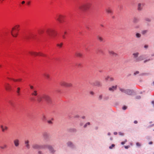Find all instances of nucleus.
<instances>
[{
	"label": "nucleus",
	"mask_w": 154,
	"mask_h": 154,
	"mask_svg": "<svg viewBox=\"0 0 154 154\" xmlns=\"http://www.w3.org/2000/svg\"><path fill=\"white\" fill-rule=\"evenodd\" d=\"M7 147V145L5 144L3 146H0V148L3 149L6 148Z\"/></svg>",
	"instance_id": "obj_34"
},
{
	"label": "nucleus",
	"mask_w": 154,
	"mask_h": 154,
	"mask_svg": "<svg viewBox=\"0 0 154 154\" xmlns=\"http://www.w3.org/2000/svg\"><path fill=\"white\" fill-rule=\"evenodd\" d=\"M29 86L31 89V95L32 97L30 99L32 102L40 103L43 101V100H44L48 103H51V99L48 95L46 94L42 96L38 95L37 89L32 85H30Z\"/></svg>",
	"instance_id": "obj_1"
},
{
	"label": "nucleus",
	"mask_w": 154,
	"mask_h": 154,
	"mask_svg": "<svg viewBox=\"0 0 154 154\" xmlns=\"http://www.w3.org/2000/svg\"><path fill=\"white\" fill-rule=\"evenodd\" d=\"M119 90L122 92L124 93H126V89H125L123 88H119Z\"/></svg>",
	"instance_id": "obj_28"
},
{
	"label": "nucleus",
	"mask_w": 154,
	"mask_h": 154,
	"mask_svg": "<svg viewBox=\"0 0 154 154\" xmlns=\"http://www.w3.org/2000/svg\"><path fill=\"white\" fill-rule=\"evenodd\" d=\"M13 143L16 147H18L20 145V140L18 139H15L13 140Z\"/></svg>",
	"instance_id": "obj_16"
},
{
	"label": "nucleus",
	"mask_w": 154,
	"mask_h": 154,
	"mask_svg": "<svg viewBox=\"0 0 154 154\" xmlns=\"http://www.w3.org/2000/svg\"><path fill=\"white\" fill-rule=\"evenodd\" d=\"M69 131L71 132H76L77 131V130L75 128H72L69 129Z\"/></svg>",
	"instance_id": "obj_24"
},
{
	"label": "nucleus",
	"mask_w": 154,
	"mask_h": 154,
	"mask_svg": "<svg viewBox=\"0 0 154 154\" xmlns=\"http://www.w3.org/2000/svg\"><path fill=\"white\" fill-rule=\"evenodd\" d=\"M67 34V32L66 31H64V35L63 36V38L65 39L66 38L65 36V35Z\"/></svg>",
	"instance_id": "obj_41"
},
{
	"label": "nucleus",
	"mask_w": 154,
	"mask_h": 154,
	"mask_svg": "<svg viewBox=\"0 0 154 154\" xmlns=\"http://www.w3.org/2000/svg\"><path fill=\"white\" fill-rule=\"evenodd\" d=\"M44 31L43 29H40L38 31V34L39 35H41L44 33Z\"/></svg>",
	"instance_id": "obj_27"
},
{
	"label": "nucleus",
	"mask_w": 154,
	"mask_h": 154,
	"mask_svg": "<svg viewBox=\"0 0 154 154\" xmlns=\"http://www.w3.org/2000/svg\"><path fill=\"white\" fill-rule=\"evenodd\" d=\"M114 78L112 77H110L109 76V80L110 81H112L114 80Z\"/></svg>",
	"instance_id": "obj_43"
},
{
	"label": "nucleus",
	"mask_w": 154,
	"mask_h": 154,
	"mask_svg": "<svg viewBox=\"0 0 154 154\" xmlns=\"http://www.w3.org/2000/svg\"><path fill=\"white\" fill-rule=\"evenodd\" d=\"M74 118H79V115H77L74 116Z\"/></svg>",
	"instance_id": "obj_50"
},
{
	"label": "nucleus",
	"mask_w": 154,
	"mask_h": 154,
	"mask_svg": "<svg viewBox=\"0 0 154 154\" xmlns=\"http://www.w3.org/2000/svg\"><path fill=\"white\" fill-rule=\"evenodd\" d=\"M117 87V85L112 86L108 88V90L111 92H113L116 91Z\"/></svg>",
	"instance_id": "obj_15"
},
{
	"label": "nucleus",
	"mask_w": 154,
	"mask_h": 154,
	"mask_svg": "<svg viewBox=\"0 0 154 154\" xmlns=\"http://www.w3.org/2000/svg\"><path fill=\"white\" fill-rule=\"evenodd\" d=\"M148 75V73H142L140 74V75Z\"/></svg>",
	"instance_id": "obj_48"
},
{
	"label": "nucleus",
	"mask_w": 154,
	"mask_h": 154,
	"mask_svg": "<svg viewBox=\"0 0 154 154\" xmlns=\"http://www.w3.org/2000/svg\"><path fill=\"white\" fill-rule=\"evenodd\" d=\"M145 56L144 55H142L139 56L137 58L134 60L135 62H138L142 61L145 59Z\"/></svg>",
	"instance_id": "obj_12"
},
{
	"label": "nucleus",
	"mask_w": 154,
	"mask_h": 154,
	"mask_svg": "<svg viewBox=\"0 0 154 154\" xmlns=\"http://www.w3.org/2000/svg\"><path fill=\"white\" fill-rule=\"evenodd\" d=\"M79 125L81 126H82L83 125V123L82 122H80L79 124Z\"/></svg>",
	"instance_id": "obj_62"
},
{
	"label": "nucleus",
	"mask_w": 154,
	"mask_h": 154,
	"mask_svg": "<svg viewBox=\"0 0 154 154\" xmlns=\"http://www.w3.org/2000/svg\"><path fill=\"white\" fill-rule=\"evenodd\" d=\"M134 123H135V124H137V121H135L134 122Z\"/></svg>",
	"instance_id": "obj_64"
},
{
	"label": "nucleus",
	"mask_w": 154,
	"mask_h": 154,
	"mask_svg": "<svg viewBox=\"0 0 154 154\" xmlns=\"http://www.w3.org/2000/svg\"><path fill=\"white\" fill-rule=\"evenodd\" d=\"M139 73V72L138 71H136L134 73V75H136L137 74Z\"/></svg>",
	"instance_id": "obj_52"
},
{
	"label": "nucleus",
	"mask_w": 154,
	"mask_h": 154,
	"mask_svg": "<svg viewBox=\"0 0 154 154\" xmlns=\"http://www.w3.org/2000/svg\"><path fill=\"white\" fill-rule=\"evenodd\" d=\"M48 123H49V124H52V121H51V120H49L48 121Z\"/></svg>",
	"instance_id": "obj_55"
},
{
	"label": "nucleus",
	"mask_w": 154,
	"mask_h": 154,
	"mask_svg": "<svg viewBox=\"0 0 154 154\" xmlns=\"http://www.w3.org/2000/svg\"><path fill=\"white\" fill-rule=\"evenodd\" d=\"M30 1H28V2H27L26 4H27L28 5H29V4H30Z\"/></svg>",
	"instance_id": "obj_63"
},
{
	"label": "nucleus",
	"mask_w": 154,
	"mask_h": 154,
	"mask_svg": "<svg viewBox=\"0 0 154 154\" xmlns=\"http://www.w3.org/2000/svg\"><path fill=\"white\" fill-rule=\"evenodd\" d=\"M17 93L18 96H20V92H17Z\"/></svg>",
	"instance_id": "obj_60"
},
{
	"label": "nucleus",
	"mask_w": 154,
	"mask_h": 154,
	"mask_svg": "<svg viewBox=\"0 0 154 154\" xmlns=\"http://www.w3.org/2000/svg\"><path fill=\"white\" fill-rule=\"evenodd\" d=\"M146 5L143 3H139L137 6V9L138 10H142L145 8Z\"/></svg>",
	"instance_id": "obj_11"
},
{
	"label": "nucleus",
	"mask_w": 154,
	"mask_h": 154,
	"mask_svg": "<svg viewBox=\"0 0 154 154\" xmlns=\"http://www.w3.org/2000/svg\"><path fill=\"white\" fill-rule=\"evenodd\" d=\"M109 76H107L105 77V80L106 81H107L109 79Z\"/></svg>",
	"instance_id": "obj_44"
},
{
	"label": "nucleus",
	"mask_w": 154,
	"mask_h": 154,
	"mask_svg": "<svg viewBox=\"0 0 154 154\" xmlns=\"http://www.w3.org/2000/svg\"><path fill=\"white\" fill-rule=\"evenodd\" d=\"M98 39L99 40V41L100 42H103V39L101 37H100L98 36L97 37Z\"/></svg>",
	"instance_id": "obj_37"
},
{
	"label": "nucleus",
	"mask_w": 154,
	"mask_h": 154,
	"mask_svg": "<svg viewBox=\"0 0 154 154\" xmlns=\"http://www.w3.org/2000/svg\"><path fill=\"white\" fill-rule=\"evenodd\" d=\"M90 94L91 95H93L94 94V92L93 91H91L90 92Z\"/></svg>",
	"instance_id": "obj_61"
},
{
	"label": "nucleus",
	"mask_w": 154,
	"mask_h": 154,
	"mask_svg": "<svg viewBox=\"0 0 154 154\" xmlns=\"http://www.w3.org/2000/svg\"><path fill=\"white\" fill-rule=\"evenodd\" d=\"M136 145L137 146H140V143L138 142H137L136 143Z\"/></svg>",
	"instance_id": "obj_57"
},
{
	"label": "nucleus",
	"mask_w": 154,
	"mask_h": 154,
	"mask_svg": "<svg viewBox=\"0 0 154 154\" xmlns=\"http://www.w3.org/2000/svg\"><path fill=\"white\" fill-rule=\"evenodd\" d=\"M135 35H136V37L137 38H140L141 37V34L139 33H136Z\"/></svg>",
	"instance_id": "obj_30"
},
{
	"label": "nucleus",
	"mask_w": 154,
	"mask_h": 154,
	"mask_svg": "<svg viewBox=\"0 0 154 154\" xmlns=\"http://www.w3.org/2000/svg\"><path fill=\"white\" fill-rule=\"evenodd\" d=\"M24 143L25 145V146L28 149H29L30 148V145L29 144V141L28 140H25L24 141Z\"/></svg>",
	"instance_id": "obj_18"
},
{
	"label": "nucleus",
	"mask_w": 154,
	"mask_h": 154,
	"mask_svg": "<svg viewBox=\"0 0 154 154\" xmlns=\"http://www.w3.org/2000/svg\"><path fill=\"white\" fill-rule=\"evenodd\" d=\"M127 141V140H125L124 141L122 142L121 144L122 145H124L125 143Z\"/></svg>",
	"instance_id": "obj_49"
},
{
	"label": "nucleus",
	"mask_w": 154,
	"mask_h": 154,
	"mask_svg": "<svg viewBox=\"0 0 154 154\" xmlns=\"http://www.w3.org/2000/svg\"><path fill=\"white\" fill-rule=\"evenodd\" d=\"M148 32L147 30H143L142 31L141 33L143 35H145Z\"/></svg>",
	"instance_id": "obj_29"
},
{
	"label": "nucleus",
	"mask_w": 154,
	"mask_h": 154,
	"mask_svg": "<svg viewBox=\"0 0 154 154\" xmlns=\"http://www.w3.org/2000/svg\"><path fill=\"white\" fill-rule=\"evenodd\" d=\"M19 29V25H16L12 28L11 31V34L13 37H17Z\"/></svg>",
	"instance_id": "obj_4"
},
{
	"label": "nucleus",
	"mask_w": 154,
	"mask_h": 154,
	"mask_svg": "<svg viewBox=\"0 0 154 154\" xmlns=\"http://www.w3.org/2000/svg\"><path fill=\"white\" fill-rule=\"evenodd\" d=\"M91 6V4H87L81 6V9H84V10H87L90 8Z\"/></svg>",
	"instance_id": "obj_10"
},
{
	"label": "nucleus",
	"mask_w": 154,
	"mask_h": 154,
	"mask_svg": "<svg viewBox=\"0 0 154 154\" xmlns=\"http://www.w3.org/2000/svg\"><path fill=\"white\" fill-rule=\"evenodd\" d=\"M148 47V45H145L144 46V48L146 49H147Z\"/></svg>",
	"instance_id": "obj_53"
},
{
	"label": "nucleus",
	"mask_w": 154,
	"mask_h": 154,
	"mask_svg": "<svg viewBox=\"0 0 154 154\" xmlns=\"http://www.w3.org/2000/svg\"><path fill=\"white\" fill-rule=\"evenodd\" d=\"M66 82L64 81H61L60 83V85L62 86L66 87Z\"/></svg>",
	"instance_id": "obj_25"
},
{
	"label": "nucleus",
	"mask_w": 154,
	"mask_h": 154,
	"mask_svg": "<svg viewBox=\"0 0 154 154\" xmlns=\"http://www.w3.org/2000/svg\"><path fill=\"white\" fill-rule=\"evenodd\" d=\"M5 87L7 91H10L14 90L15 88H16L17 87V84L14 82L11 83V85L8 83H6L5 84Z\"/></svg>",
	"instance_id": "obj_2"
},
{
	"label": "nucleus",
	"mask_w": 154,
	"mask_h": 154,
	"mask_svg": "<svg viewBox=\"0 0 154 154\" xmlns=\"http://www.w3.org/2000/svg\"><path fill=\"white\" fill-rule=\"evenodd\" d=\"M130 146H125V149H127L129 148Z\"/></svg>",
	"instance_id": "obj_59"
},
{
	"label": "nucleus",
	"mask_w": 154,
	"mask_h": 154,
	"mask_svg": "<svg viewBox=\"0 0 154 154\" xmlns=\"http://www.w3.org/2000/svg\"><path fill=\"white\" fill-rule=\"evenodd\" d=\"M151 60L150 59H149L148 60H144V63H146V62H147V61H148L149 60Z\"/></svg>",
	"instance_id": "obj_51"
},
{
	"label": "nucleus",
	"mask_w": 154,
	"mask_h": 154,
	"mask_svg": "<svg viewBox=\"0 0 154 154\" xmlns=\"http://www.w3.org/2000/svg\"><path fill=\"white\" fill-rule=\"evenodd\" d=\"M8 79L9 80H13L14 82H17V81H21L22 80V79H11V78H8Z\"/></svg>",
	"instance_id": "obj_26"
},
{
	"label": "nucleus",
	"mask_w": 154,
	"mask_h": 154,
	"mask_svg": "<svg viewBox=\"0 0 154 154\" xmlns=\"http://www.w3.org/2000/svg\"><path fill=\"white\" fill-rule=\"evenodd\" d=\"M133 93V92L132 90L127 89H126V92L125 94L128 95H132Z\"/></svg>",
	"instance_id": "obj_19"
},
{
	"label": "nucleus",
	"mask_w": 154,
	"mask_h": 154,
	"mask_svg": "<svg viewBox=\"0 0 154 154\" xmlns=\"http://www.w3.org/2000/svg\"><path fill=\"white\" fill-rule=\"evenodd\" d=\"M109 53L110 55L114 56H116L117 55L116 53L112 51H109Z\"/></svg>",
	"instance_id": "obj_21"
},
{
	"label": "nucleus",
	"mask_w": 154,
	"mask_h": 154,
	"mask_svg": "<svg viewBox=\"0 0 154 154\" xmlns=\"http://www.w3.org/2000/svg\"><path fill=\"white\" fill-rule=\"evenodd\" d=\"M46 32L47 34L51 37H54L57 35L56 32L53 29H46Z\"/></svg>",
	"instance_id": "obj_3"
},
{
	"label": "nucleus",
	"mask_w": 154,
	"mask_h": 154,
	"mask_svg": "<svg viewBox=\"0 0 154 154\" xmlns=\"http://www.w3.org/2000/svg\"><path fill=\"white\" fill-rule=\"evenodd\" d=\"M139 54V53L138 52H136L133 54V58L134 59V60L138 57Z\"/></svg>",
	"instance_id": "obj_20"
},
{
	"label": "nucleus",
	"mask_w": 154,
	"mask_h": 154,
	"mask_svg": "<svg viewBox=\"0 0 154 154\" xmlns=\"http://www.w3.org/2000/svg\"><path fill=\"white\" fill-rule=\"evenodd\" d=\"M127 106H124L123 107H122V109H123V110H125L126 109H127Z\"/></svg>",
	"instance_id": "obj_47"
},
{
	"label": "nucleus",
	"mask_w": 154,
	"mask_h": 154,
	"mask_svg": "<svg viewBox=\"0 0 154 154\" xmlns=\"http://www.w3.org/2000/svg\"><path fill=\"white\" fill-rule=\"evenodd\" d=\"M21 88L20 87H17V90L16 91V92H20Z\"/></svg>",
	"instance_id": "obj_42"
},
{
	"label": "nucleus",
	"mask_w": 154,
	"mask_h": 154,
	"mask_svg": "<svg viewBox=\"0 0 154 154\" xmlns=\"http://www.w3.org/2000/svg\"><path fill=\"white\" fill-rule=\"evenodd\" d=\"M136 98L137 99H140L141 98V97L140 96H137L136 97Z\"/></svg>",
	"instance_id": "obj_54"
},
{
	"label": "nucleus",
	"mask_w": 154,
	"mask_h": 154,
	"mask_svg": "<svg viewBox=\"0 0 154 154\" xmlns=\"http://www.w3.org/2000/svg\"><path fill=\"white\" fill-rule=\"evenodd\" d=\"M138 21V20L137 19V18H135L134 20V22H135V23H136V22H137Z\"/></svg>",
	"instance_id": "obj_45"
},
{
	"label": "nucleus",
	"mask_w": 154,
	"mask_h": 154,
	"mask_svg": "<svg viewBox=\"0 0 154 154\" xmlns=\"http://www.w3.org/2000/svg\"><path fill=\"white\" fill-rule=\"evenodd\" d=\"M145 20L147 22H150L151 21V19L148 18H146L145 19Z\"/></svg>",
	"instance_id": "obj_39"
},
{
	"label": "nucleus",
	"mask_w": 154,
	"mask_h": 154,
	"mask_svg": "<svg viewBox=\"0 0 154 154\" xmlns=\"http://www.w3.org/2000/svg\"><path fill=\"white\" fill-rule=\"evenodd\" d=\"M66 16L62 14H58L56 17V19L60 23H62L65 22Z\"/></svg>",
	"instance_id": "obj_7"
},
{
	"label": "nucleus",
	"mask_w": 154,
	"mask_h": 154,
	"mask_svg": "<svg viewBox=\"0 0 154 154\" xmlns=\"http://www.w3.org/2000/svg\"><path fill=\"white\" fill-rule=\"evenodd\" d=\"M29 53L32 56H39L44 57H46V55L41 52H29Z\"/></svg>",
	"instance_id": "obj_9"
},
{
	"label": "nucleus",
	"mask_w": 154,
	"mask_h": 154,
	"mask_svg": "<svg viewBox=\"0 0 154 154\" xmlns=\"http://www.w3.org/2000/svg\"><path fill=\"white\" fill-rule=\"evenodd\" d=\"M45 146L44 149H48L51 153L52 154H54L55 153L56 151L51 145L49 144H45Z\"/></svg>",
	"instance_id": "obj_6"
},
{
	"label": "nucleus",
	"mask_w": 154,
	"mask_h": 154,
	"mask_svg": "<svg viewBox=\"0 0 154 154\" xmlns=\"http://www.w3.org/2000/svg\"><path fill=\"white\" fill-rule=\"evenodd\" d=\"M43 75L47 79H48L50 78V75L47 73H45L43 74Z\"/></svg>",
	"instance_id": "obj_22"
},
{
	"label": "nucleus",
	"mask_w": 154,
	"mask_h": 154,
	"mask_svg": "<svg viewBox=\"0 0 154 154\" xmlns=\"http://www.w3.org/2000/svg\"><path fill=\"white\" fill-rule=\"evenodd\" d=\"M45 146V144L40 145L36 143L33 144L32 146V148L35 149H44Z\"/></svg>",
	"instance_id": "obj_8"
},
{
	"label": "nucleus",
	"mask_w": 154,
	"mask_h": 154,
	"mask_svg": "<svg viewBox=\"0 0 154 154\" xmlns=\"http://www.w3.org/2000/svg\"><path fill=\"white\" fill-rule=\"evenodd\" d=\"M66 144L68 147H70L71 149H74L75 148V145L71 141L68 142Z\"/></svg>",
	"instance_id": "obj_14"
},
{
	"label": "nucleus",
	"mask_w": 154,
	"mask_h": 154,
	"mask_svg": "<svg viewBox=\"0 0 154 154\" xmlns=\"http://www.w3.org/2000/svg\"><path fill=\"white\" fill-rule=\"evenodd\" d=\"M63 45V43L62 42L60 43H58L57 44V47L60 48H61L62 47Z\"/></svg>",
	"instance_id": "obj_33"
},
{
	"label": "nucleus",
	"mask_w": 154,
	"mask_h": 154,
	"mask_svg": "<svg viewBox=\"0 0 154 154\" xmlns=\"http://www.w3.org/2000/svg\"><path fill=\"white\" fill-rule=\"evenodd\" d=\"M38 154H42V152L41 151H39L38 152Z\"/></svg>",
	"instance_id": "obj_58"
},
{
	"label": "nucleus",
	"mask_w": 154,
	"mask_h": 154,
	"mask_svg": "<svg viewBox=\"0 0 154 154\" xmlns=\"http://www.w3.org/2000/svg\"><path fill=\"white\" fill-rule=\"evenodd\" d=\"M76 56L77 57H81L82 56V54H81V53H78V52H77V53H76L75 54Z\"/></svg>",
	"instance_id": "obj_35"
},
{
	"label": "nucleus",
	"mask_w": 154,
	"mask_h": 154,
	"mask_svg": "<svg viewBox=\"0 0 154 154\" xmlns=\"http://www.w3.org/2000/svg\"><path fill=\"white\" fill-rule=\"evenodd\" d=\"M115 145L114 144H112V145L109 147V148L110 149H112L113 147H114Z\"/></svg>",
	"instance_id": "obj_46"
},
{
	"label": "nucleus",
	"mask_w": 154,
	"mask_h": 154,
	"mask_svg": "<svg viewBox=\"0 0 154 154\" xmlns=\"http://www.w3.org/2000/svg\"><path fill=\"white\" fill-rule=\"evenodd\" d=\"M94 85H95L97 86L98 87H100L102 85L101 83L100 82L98 81H96Z\"/></svg>",
	"instance_id": "obj_23"
},
{
	"label": "nucleus",
	"mask_w": 154,
	"mask_h": 154,
	"mask_svg": "<svg viewBox=\"0 0 154 154\" xmlns=\"http://www.w3.org/2000/svg\"><path fill=\"white\" fill-rule=\"evenodd\" d=\"M90 125V123L89 122H88L84 126V128H86L88 125Z\"/></svg>",
	"instance_id": "obj_36"
},
{
	"label": "nucleus",
	"mask_w": 154,
	"mask_h": 154,
	"mask_svg": "<svg viewBox=\"0 0 154 154\" xmlns=\"http://www.w3.org/2000/svg\"><path fill=\"white\" fill-rule=\"evenodd\" d=\"M103 97V95L102 94H101L99 95L98 97V100H102Z\"/></svg>",
	"instance_id": "obj_32"
},
{
	"label": "nucleus",
	"mask_w": 154,
	"mask_h": 154,
	"mask_svg": "<svg viewBox=\"0 0 154 154\" xmlns=\"http://www.w3.org/2000/svg\"><path fill=\"white\" fill-rule=\"evenodd\" d=\"M9 104L12 106H14V103L11 101H10L9 102Z\"/></svg>",
	"instance_id": "obj_38"
},
{
	"label": "nucleus",
	"mask_w": 154,
	"mask_h": 154,
	"mask_svg": "<svg viewBox=\"0 0 154 154\" xmlns=\"http://www.w3.org/2000/svg\"><path fill=\"white\" fill-rule=\"evenodd\" d=\"M26 38L27 40H35L38 38V36L36 34L31 33L27 35Z\"/></svg>",
	"instance_id": "obj_5"
},
{
	"label": "nucleus",
	"mask_w": 154,
	"mask_h": 154,
	"mask_svg": "<svg viewBox=\"0 0 154 154\" xmlns=\"http://www.w3.org/2000/svg\"><path fill=\"white\" fill-rule=\"evenodd\" d=\"M72 86V84L70 83L66 82V87H70Z\"/></svg>",
	"instance_id": "obj_31"
},
{
	"label": "nucleus",
	"mask_w": 154,
	"mask_h": 154,
	"mask_svg": "<svg viewBox=\"0 0 154 154\" xmlns=\"http://www.w3.org/2000/svg\"><path fill=\"white\" fill-rule=\"evenodd\" d=\"M107 12L108 13H112L111 10H107Z\"/></svg>",
	"instance_id": "obj_56"
},
{
	"label": "nucleus",
	"mask_w": 154,
	"mask_h": 154,
	"mask_svg": "<svg viewBox=\"0 0 154 154\" xmlns=\"http://www.w3.org/2000/svg\"><path fill=\"white\" fill-rule=\"evenodd\" d=\"M42 119L43 121H45L46 120V117L45 116L43 115L42 118Z\"/></svg>",
	"instance_id": "obj_40"
},
{
	"label": "nucleus",
	"mask_w": 154,
	"mask_h": 154,
	"mask_svg": "<svg viewBox=\"0 0 154 154\" xmlns=\"http://www.w3.org/2000/svg\"><path fill=\"white\" fill-rule=\"evenodd\" d=\"M42 135L44 139L47 141L49 138V134L46 132H45L43 133Z\"/></svg>",
	"instance_id": "obj_13"
},
{
	"label": "nucleus",
	"mask_w": 154,
	"mask_h": 154,
	"mask_svg": "<svg viewBox=\"0 0 154 154\" xmlns=\"http://www.w3.org/2000/svg\"><path fill=\"white\" fill-rule=\"evenodd\" d=\"M0 127L2 131L3 132H5V131H7L8 129V127L6 126H4L2 125H1Z\"/></svg>",
	"instance_id": "obj_17"
}]
</instances>
